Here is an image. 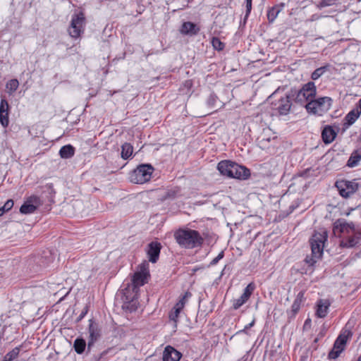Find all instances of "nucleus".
I'll use <instances>...</instances> for the list:
<instances>
[{"instance_id": "obj_10", "label": "nucleus", "mask_w": 361, "mask_h": 361, "mask_svg": "<svg viewBox=\"0 0 361 361\" xmlns=\"http://www.w3.org/2000/svg\"><path fill=\"white\" fill-rule=\"evenodd\" d=\"M292 100V97L288 92L285 97L279 99L277 103L273 104L274 106V109H275L279 115L286 116L290 110Z\"/></svg>"}, {"instance_id": "obj_41", "label": "nucleus", "mask_w": 361, "mask_h": 361, "mask_svg": "<svg viewBox=\"0 0 361 361\" xmlns=\"http://www.w3.org/2000/svg\"><path fill=\"white\" fill-rule=\"evenodd\" d=\"M255 324V319L252 320V322H250V324H247L245 328L243 329V330H240L238 332V334H240V333H245V334H247V331L249 329H250L251 327H252Z\"/></svg>"}, {"instance_id": "obj_38", "label": "nucleus", "mask_w": 361, "mask_h": 361, "mask_svg": "<svg viewBox=\"0 0 361 361\" xmlns=\"http://www.w3.org/2000/svg\"><path fill=\"white\" fill-rule=\"evenodd\" d=\"M246 4V13L245 18H247L252 10V0H245Z\"/></svg>"}, {"instance_id": "obj_42", "label": "nucleus", "mask_w": 361, "mask_h": 361, "mask_svg": "<svg viewBox=\"0 0 361 361\" xmlns=\"http://www.w3.org/2000/svg\"><path fill=\"white\" fill-rule=\"evenodd\" d=\"M123 307L129 310L130 312L135 311L137 309V307L134 305H130V302H125Z\"/></svg>"}, {"instance_id": "obj_12", "label": "nucleus", "mask_w": 361, "mask_h": 361, "mask_svg": "<svg viewBox=\"0 0 361 361\" xmlns=\"http://www.w3.org/2000/svg\"><path fill=\"white\" fill-rule=\"evenodd\" d=\"M327 212L325 218L332 221L333 233L336 236L338 233V207L337 205L329 204L327 205Z\"/></svg>"}, {"instance_id": "obj_6", "label": "nucleus", "mask_w": 361, "mask_h": 361, "mask_svg": "<svg viewBox=\"0 0 361 361\" xmlns=\"http://www.w3.org/2000/svg\"><path fill=\"white\" fill-rule=\"evenodd\" d=\"M86 19L83 11H79L72 16L68 33L73 38L77 39L84 32Z\"/></svg>"}, {"instance_id": "obj_24", "label": "nucleus", "mask_w": 361, "mask_h": 361, "mask_svg": "<svg viewBox=\"0 0 361 361\" xmlns=\"http://www.w3.org/2000/svg\"><path fill=\"white\" fill-rule=\"evenodd\" d=\"M329 302L327 300H319L317 304L316 315L317 317L324 318L328 312Z\"/></svg>"}, {"instance_id": "obj_16", "label": "nucleus", "mask_w": 361, "mask_h": 361, "mask_svg": "<svg viewBox=\"0 0 361 361\" xmlns=\"http://www.w3.org/2000/svg\"><path fill=\"white\" fill-rule=\"evenodd\" d=\"M9 104L6 99H1L0 103V123L4 128L9 124Z\"/></svg>"}, {"instance_id": "obj_14", "label": "nucleus", "mask_w": 361, "mask_h": 361, "mask_svg": "<svg viewBox=\"0 0 361 361\" xmlns=\"http://www.w3.org/2000/svg\"><path fill=\"white\" fill-rule=\"evenodd\" d=\"M161 247V243L158 241H152L149 243L147 253L149 262L156 263L158 261Z\"/></svg>"}, {"instance_id": "obj_29", "label": "nucleus", "mask_w": 361, "mask_h": 361, "mask_svg": "<svg viewBox=\"0 0 361 361\" xmlns=\"http://www.w3.org/2000/svg\"><path fill=\"white\" fill-rule=\"evenodd\" d=\"M281 6H274L269 8L267 11V18L269 23H272L277 17L279 12L281 11Z\"/></svg>"}, {"instance_id": "obj_5", "label": "nucleus", "mask_w": 361, "mask_h": 361, "mask_svg": "<svg viewBox=\"0 0 361 361\" xmlns=\"http://www.w3.org/2000/svg\"><path fill=\"white\" fill-rule=\"evenodd\" d=\"M154 171V167L149 164H140L130 173V182L135 184L145 183L150 180Z\"/></svg>"}, {"instance_id": "obj_26", "label": "nucleus", "mask_w": 361, "mask_h": 361, "mask_svg": "<svg viewBox=\"0 0 361 361\" xmlns=\"http://www.w3.org/2000/svg\"><path fill=\"white\" fill-rule=\"evenodd\" d=\"M86 345L87 343L85 340L81 337L77 338L73 343V348L75 351L79 355H81L85 352Z\"/></svg>"}, {"instance_id": "obj_27", "label": "nucleus", "mask_w": 361, "mask_h": 361, "mask_svg": "<svg viewBox=\"0 0 361 361\" xmlns=\"http://www.w3.org/2000/svg\"><path fill=\"white\" fill-rule=\"evenodd\" d=\"M133 152V145L128 142H125L121 146V158L123 159L124 160L129 159L132 156Z\"/></svg>"}, {"instance_id": "obj_39", "label": "nucleus", "mask_w": 361, "mask_h": 361, "mask_svg": "<svg viewBox=\"0 0 361 361\" xmlns=\"http://www.w3.org/2000/svg\"><path fill=\"white\" fill-rule=\"evenodd\" d=\"M192 294L189 291H187L184 293V295H181L178 301H182L183 303H184V305H185L187 300L188 298L191 297Z\"/></svg>"}, {"instance_id": "obj_28", "label": "nucleus", "mask_w": 361, "mask_h": 361, "mask_svg": "<svg viewBox=\"0 0 361 361\" xmlns=\"http://www.w3.org/2000/svg\"><path fill=\"white\" fill-rule=\"evenodd\" d=\"M361 160V154L357 151L353 152L349 157L346 166L350 168L357 166Z\"/></svg>"}, {"instance_id": "obj_36", "label": "nucleus", "mask_w": 361, "mask_h": 361, "mask_svg": "<svg viewBox=\"0 0 361 361\" xmlns=\"http://www.w3.org/2000/svg\"><path fill=\"white\" fill-rule=\"evenodd\" d=\"M218 97L214 93L209 94L207 99V105L208 107L213 109L215 106L216 102H217Z\"/></svg>"}, {"instance_id": "obj_1", "label": "nucleus", "mask_w": 361, "mask_h": 361, "mask_svg": "<svg viewBox=\"0 0 361 361\" xmlns=\"http://www.w3.org/2000/svg\"><path fill=\"white\" fill-rule=\"evenodd\" d=\"M173 236L178 245L185 249L200 247L204 243V238L200 233L196 230L188 228H180L176 230Z\"/></svg>"}, {"instance_id": "obj_32", "label": "nucleus", "mask_w": 361, "mask_h": 361, "mask_svg": "<svg viewBox=\"0 0 361 361\" xmlns=\"http://www.w3.org/2000/svg\"><path fill=\"white\" fill-rule=\"evenodd\" d=\"M338 357V336L336 338L332 350L328 355L329 360H336Z\"/></svg>"}, {"instance_id": "obj_23", "label": "nucleus", "mask_w": 361, "mask_h": 361, "mask_svg": "<svg viewBox=\"0 0 361 361\" xmlns=\"http://www.w3.org/2000/svg\"><path fill=\"white\" fill-rule=\"evenodd\" d=\"M360 114V111H359L358 109H353L350 111L344 118L343 130H345L350 126L353 124L358 118Z\"/></svg>"}, {"instance_id": "obj_2", "label": "nucleus", "mask_w": 361, "mask_h": 361, "mask_svg": "<svg viewBox=\"0 0 361 361\" xmlns=\"http://www.w3.org/2000/svg\"><path fill=\"white\" fill-rule=\"evenodd\" d=\"M327 236V232L325 230L315 231L312 234L310 239L312 252L310 255H307L304 259L306 264L310 267H314L318 259L322 257Z\"/></svg>"}, {"instance_id": "obj_45", "label": "nucleus", "mask_w": 361, "mask_h": 361, "mask_svg": "<svg viewBox=\"0 0 361 361\" xmlns=\"http://www.w3.org/2000/svg\"><path fill=\"white\" fill-rule=\"evenodd\" d=\"M310 171V169H307L305 171H304L302 173H300L299 174V176H301V177H305L306 178V177L308 176V173H309Z\"/></svg>"}, {"instance_id": "obj_9", "label": "nucleus", "mask_w": 361, "mask_h": 361, "mask_svg": "<svg viewBox=\"0 0 361 361\" xmlns=\"http://www.w3.org/2000/svg\"><path fill=\"white\" fill-rule=\"evenodd\" d=\"M41 204L42 202L38 196L31 195L21 205L20 212L23 214H32Z\"/></svg>"}, {"instance_id": "obj_48", "label": "nucleus", "mask_w": 361, "mask_h": 361, "mask_svg": "<svg viewBox=\"0 0 361 361\" xmlns=\"http://www.w3.org/2000/svg\"><path fill=\"white\" fill-rule=\"evenodd\" d=\"M86 313H87V310H85V311H82V312H81L80 315V316H79V317H78V320L82 319L85 317V315L86 314Z\"/></svg>"}, {"instance_id": "obj_15", "label": "nucleus", "mask_w": 361, "mask_h": 361, "mask_svg": "<svg viewBox=\"0 0 361 361\" xmlns=\"http://www.w3.org/2000/svg\"><path fill=\"white\" fill-rule=\"evenodd\" d=\"M89 322L88 331L90 335L88 338L97 342L102 337V326L93 319H90Z\"/></svg>"}, {"instance_id": "obj_22", "label": "nucleus", "mask_w": 361, "mask_h": 361, "mask_svg": "<svg viewBox=\"0 0 361 361\" xmlns=\"http://www.w3.org/2000/svg\"><path fill=\"white\" fill-rule=\"evenodd\" d=\"M305 291L301 290L298 293L295 300L293 301V303L291 305L290 312L292 317H295V314L298 312L300 309L301 304L305 301Z\"/></svg>"}, {"instance_id": "obj_25", "label": "nucleus", "mask_w": 361, "mask_h": 361, "mask_svg": "<svg viewBox=\"0 0 361 361\" xmlns=\"http://www.w3.org/2000/svg\"><path fill=\"white\" fill-rule=\"evenodd\" d=\"M74 154L75 148L71 145H64L59 150V155L62 159H70Z\"/></svg>"}, {"instance_id": "obj_34", "label": "nucleus", "mask_w": 361, "mask_h": 361, "mask_svg": "<svg viewBox=\"0 0 361 361\" xmlns=\"http://www.w3.org/2000/svg\"><path fill=\"white\" fill-rule=\"evenodd\" d=\"M329 66H324L320 68H317L311 75L312 80H317L321 75L324 74V73L328 69Z\"/></svg>"}, {"instance_id": "obj_18", "label": "nucleus", "mask_w": 361, "mask_h": 361, "mask_svg": "<svg viewBox=\"0 0 361 361\" xmlns=\"http://www.w3.org/2000/svg\"><path fill=\"white\" fill-rule=\"evenodd\" d=\"M200 31V27L194 23L188 21L184 22L180 29L181 34L185 35L194 36L197 35Z\"/></svg>"}, {"instance_id": "obj_52", "label": "nucleus", "mask_w": 361, "mask_h": 361, "mask_svg": "<svg viewBox=\"0 0 361 361\" xmlns=\"http://www.w3.org/2000/svg\"><path fill=\"white\" fill-rule=\"evenodd\" d=\"M359 107H360V111L361 112V99H360V101H359Z\"/></svg>"}, {"instance_id": "obj_13", "label": "nucleus", "mask_w": 361, "mask_h": 361, "mask_svg": "<svg viewBox=\"0 0 361 361\" xmlns=\"http://www.w3.org/2000/svg\"><path fill=\"white\" fill-rule=\"evenodd\" d=\"M358 189V183L355 180H341L340 181V195L343 197H349L354 194Z\"/></svg>"}, {"instance_id": "obj_33", "label": "nucleus", "mask_w": 361, "mask_h": 361, "mask_svg": "<svg viewBox=\"0 0 361 361\" xmlns=\"http://www.w3.org/2000/svg\"><path fill=\"white\" fill-rule=\"evenodd\" d=\"M13 204H14V202H13V200H11V199L8 200L5 202L4 206H2L0 208V217L2 216L4 213H6V212H8L9 210H11L12 209V207H13Z\"/></svg>"}, {"instance_id": "obj_3", "label": "nucleus", "mask_w": 361, "mask_h": 361, "mask_svg": "<svg viewBox=\"0 0 361 361\" xmlns=\"http://www.w3.org/2000/svg\"><path fill=\"white\" fill-rule=\"evenodd\" d=\"M217 169L222 176L228 178L246 180L250 176V169L231 160L219 162Z\"/></svg>"}, {"instance_id": "obj_47", "label": "nucleus", "mask_w": 361, "mask_h": 361, "mask_svg": "<svg viewBox=\"0 0 361 361\" xmlns=\"http://www.w3.org/2000/svg\"><path fill=\"white\" fill-rule=\"evenodd\" d=\"M219 259L217 258V257H216L215 258H214L211 262H210V266H214L216 265L218 262H219Z\"/></svg>"}, {"instance_id": "obj_30", "label": "nucleus", "mask_w": 361, "mask_h": 361, "mask_svg": "<svg viewBox=\"0 0 361 361\" xmlns=\"http://www.w3.org/2000/svg\"><path fill=\"white\" fill-rule=\"evenodd\" d=\"M20 348L21 345L14 348L12 350L6 353V355L4 357L3 359L7 361H13V360L18 358L19 356Z\"/></svg>"}, {"instance_id": "obj_50", "label": "nucleus", "mask_w": 361, "mask_h": 361, "mask_svg": "<svg viewBox=\"0 0 361 361\" xmlns=\"http://www.w3.org/2000/svg\"><path fill=\"white\" fill-rule=\"evenodd\" d=\"M309 323H310V319H306L305 322V324H304V326H306L307 324H309Z\"/></svg>"}, {"instance_id": "obj_17", "label": "nucleus", "mask_w": 361, "mask_h": 361, "mask_svg": "<svg viewBox=\"0 0 361 361\" xmlns=\"http://www.w3.org/2000/svg\"><path fill=\"white\" fill-rule=\"evenodd\" d=\"M182 354L171 345L165 348L163 353V361H179Z\"/></svg>"}, {"instance_id": "obj_44", "label": "nucleus", "mask_w": 361, "mask_h": 361, "mask_svg": "<svg viewBox=\"0 0 361 361\" xmlns=\"http://www.w3.org/2000/svg\"><path fill=\"white\" fill-rule=\"evenodd\" d=\"M184 307V303H183L182 301H178L176 303L175 306L173 307V309L178 310L181 312Z\"/></svg>"}, {"instance_id": "obj_49", "label": "nucleus", "mask_w": 361, "mask_h": 361, "mask_svg": "<svg viewBox=\"0 0 361 361\" xmlns=\"http://www.w3.org/2000/svg\"><path fill=\"white\" fill-rule=\"evenodd\" d=\"M224 256V251H221L216 257L219 259V260L221 259Z\"/></svg>"}, {"instance_id": "obj_7", "label": "nucleus", "mask_w": 361, "mask_h": 361, "mask_svg": "<svg viewBox=\"0 0 361 361\" xmlns=\"http://www.w3.org/2000/svg\"><path fill=\"white\" fill-rule=\"evenodd\" d=\"M331 99L324 97L317 99L312 98L310 102L305 104V108L309 113L321 115L326 111L331 106Z\"/></svg>"}, {"instance_id": "obj_31", "label": "nucleus", "mask_w": 361, "mask_h": 361, "mask_svg": "<svg viewBox=\"0 0 361 361\" xmlns=\"http://www.w3.org/2000/svg\"><path fill=\"white\" fill-rule=\"evenodd\" d=\"M19 82L17 79H11L6 82V87L9 94H13L18 88Z\"/></svg>"}, {"instance_id": "obj_51", "label": "nucleus", "mask_w": 361, "mask_h": 361, "mask_svg": "<svg viewBox=\"0 0 361 361\" xmlns=\"http://www.w3.org/2000/svg\"><path fill=\"white\" fill-rule=\"evenodd\" d=\"M338 185H339V183H338V180H336L334 183V186L338 189Z\"/></svg>"}, {"instance_id": "obj_20", "label": "nucleus", "mask_w": 361, "mask_h": 361, "mask_svg": "<svg viewBox=\"0 0 361 361\" xmlns=\"http://www.w3.org/2000/svg\"><path fill=\"white\" fill-rule=\"evenodd\" d=\"M351 327L350 323L347 324L343 329L342 333L340 334V353L345 349V345L348 340L350 339L353 335L351 331Z\"/></svg>"}, {"instance_id": "obj_35", "label": "nucleus", "mask_w": 361, "mask_h": 361, "mask_svg": "<svg viewBox=\"0 0 361 361\" xmlns=\"http://www.w3.org/2000/svg\"><path fill=\"white\" fill-rule=\"evenodd\" d=\"M212 44L214 49L221 51L224 49L225 44L223 43L219 38L214 37L212 39Z\"/></svg>"}, {"instance_id": "obj_53", "label": "nucleus", "mask_w": 361, "mask_h": 361, "mask_svg": "<svg viewBox=\"0 0 361 361\" xmlns=\"http://www.w3.org/2000/svg\"><path fill=\"white\" fill-rule=\"evenodd\" d=\"M2 361H7V360H5L4 359H3Z\"/></svg>"}, {"instance_id": "obj_8", "label": "nucleus", "mask_w": 361, "mask_h": 361, "mask_svg": "<svg viewBox=\"0 0 361 361\" xmlns=\"http://www.w3.org/2000/svg\"><path fill=\"white\" fill-rule=\"evenodd\" d=\"M149 276V263L146 261L139 265L138 271L133 274L132 283L134 287L142 286L147 283Z\"/></svg>"}, {"instance_id": "obj_11", "label": "nucleus", "mask_w": 361, "mask_h": 361, "mask_svg": "<svg viewBox=\"0 0 361 361\" xmlns=\"http://www.w3.org/2000/svg\"><path fill=\"white\" fill-rule=\"evenodd\" d=\"M255 289V285L254 283H250L244 289L243 294L237 299L233 300L232 307L234 310L239 309L250 298Z\"/></svg>"}, {"instance_id": "obj_37", "label": "nucleus", "mask_w": 361, "mask_h": 361, "mask_svg": "<svg viewBox=\"0 0 361 361\" xmlns=\"http://www.w3.org/2000/svg\"><path fill=\"white\" fill-rule=\"evenodd\" d=\"M180 312V311L173 308V310H171V312L169 314L170 319L176 323L178 321Z\"/></svg>"}, {"instance_id": "obj_19", "label": "nucleus", "mask_w": 361, "mask_h": 361, "mask_svg": "<svg viewBox=\"0 0 361 361\" xmlns=\"http://www.w3.org/2000/svg\"><path fill=\"white\" fill-rule=\"evenodd\" d=\"M336 132L331 126H325L322 131V138L325 144H329L334 141L336 137Z\"/></svg>"}, {"instance_id": "obj_4", "label": "nucleus", "mask_w": 361, "mask_h": 361, "mask_svg": "<svg viewBox=\"0 0 361 361\" xmlns=\"http://www.w3.org/2000/svg\"><path fill=\"white\" fill-rule=\"evenodd\" d=\"M289 94L295 103L305 107V104L315 97L316 87L313 82H309L304 85L300 90H291Z\"/></svg>"}, {"instance_id": "obj_46", "label": "nucleus", "mask_w": 361, "mask_h": 361, "mask_svg": "<svg viewBox=\"0 0 361 361\" xmlns=\"http://www.w3.org/2000/svg\"><path fill=\"white\" fill-rule=\"evenodd\" d=\"M166 196H167L169 198H174V197H176V192H175V191H173V190H169V191L167 192Z\"/></svg>"}, {"instance_id": "obj_40", "label": "nucleus", "mask_w": 361, "mask_h": 361, "mask_svg": "<svg viewBox=\"0 0 361 361\" xmlns=\"http://www.w3.org/2000/svg\"><path fill=\"white\" fill-rule=\"evenodd\" d=\"M336 0H322L319 3L321 7H326L335 4Z\"/></svg>"}, {"instance_id": "obj_21", "label": "nucleus", "mask_w": 361, "mask_h": 361, "mask_svg": "<svg viewBox=\"0 0 361 361\" xmlns=\"http://www.w3.org/2000/svg\"><path fill=\"white\" fill-rule=\"evenodd\" d=\"M361 240V233H355L353 235L348 236L346 239H343L340 242V247L351 248L360 243Z\"/></svg>"}, {"instance_id": "obj_43", "label": "nucleus", "mask_w": 361, "mask_h": 361, "mask_svg": "<svg viewBox=\"0 0 361 361\" xmlns=\"http://www.w3.org/2000/svg\"><path fill=\"white\" fill-rule=\"evenodd\" d=\"M96 343V341H92V340H90L88 338V343L87 344V353H90V351H91V349L93 347V345H94V343Z\"/></svg>"}]
</instances>
